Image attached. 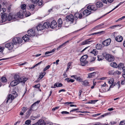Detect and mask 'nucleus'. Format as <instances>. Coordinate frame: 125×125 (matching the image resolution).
<instances>
[{"mask_svg":"<svg viewBox=\"0 0 125 125\" xmlns=\"http://www.w3.org/2000/svg\"><path fill=\"white\" fill-rule=\"evenodd\" d=\"M96 5L97 8L102 7L103 6V4L101 2L98 1L96 3Z\"/></svg>","mask_w":125,"mask_h":125,"instance_id":"obj_22","label":"nucleus"},{"mask_svg":"<svg viewBox=\"0 0 125 125\" xmlns=\"http://www.w3.org/2000/svg\"><path fill=\"white\" fill-rule=\"evenodd\" d=\"M76 112L77 113L80 112L81 113H89V112L87 111H76Z\"/></svg>","mask_w":125,"mask_h":125,"instance_id":"obj_58","label":"nucleus"},{"mask_svg":"<svg viewBox=\"0 0 125 125\" xmlns=\"http://www.w3.org/2000/svg\"><path fill=\"white\" fill-rule=\"evenodd\" d=\"M29 36L27 34H26L24 36L22 37V39L25 41L29 40Z\"/></svg>","mask_w":125,"mask_h":125,"instance_id":"obj_25","label":"nucleus"},{"mask_svg":"<svg viewBox=\"0 0 125 125\" xmlns=\"http://www.w3.org/2000/svg\"><path fill=\"white\" fill-rule=\"evenodd\" d=\"M87 9L91 10H96L97 9V8L96 5H90L87 7Z\"/></svg>","mask_w":125,"mask_h":125,"instance_id":"obj_11","label":"nucleus"},{"mask_svg":"<svg viewBox=\"0 0 125 125\" xmlns=\"http://www.w3.org/2000/svg\"><path fill=\"white\" fill-rule=\"evenodd\" d=\"M91 53H92L94 55H96L98 53V52L97 51L96 49H93L92 51L90 52Z\"/></svg>","mask_w":125,"mask_h":125,"instance_id":"obj_33","label":"nucleus"},{"mask_svg":"<svg viewBox=\"0 0 125 125\" xmlns=\"http://www.w3.org/2000/svg\"><path fill=\"white\" fill-rule=\"evenodd\" d=\"M31 121L30 120H26L25 122V124H26L29 125H31L30 124Z\"/></svg>","mask_w":125,"mask_h":125,"instance_id":"obj_52","label":"nucleus"},{"mask_svg":"<svg viewBox=\"0 0 125 125\" xmlns=\"http://www.w3.org/2000/svg\"><path fill=\"white\" fill-rule=\"evenodd\" d=\"M105 58L107 60L110 62L113 61L115 59L113 55L109 54H106L105 56Z\"/></svg>","mask_w":125,"mask_h":125,"instance_id":"obj_5","label":"nucleus"},{"mask_svg":"<svg viewBox=\"0 0 125 125\" xmlns=\"http://www.w3.org/2000/svg\"><path fill=\"white\" fill-rule=\"evenodd\" d=\"M55 86L56 87H61L62 86V84L61 83H59L58 85V83H56L55 84Z\"/></svg>","mask_w":125,"mask_h":125,"instance_id":"obj_40","label":"nucleus"},{"mask_svg":"<svg viewBox=\"0 0 125 125\" xmlns=\"http://www.w3.org/2000/svg\"><path fill=\"white\" fill-rule=\"evenodd\" d=\"M19 76L18 75H15L14 76V80L12 81L10 83V85L12 86H14L17 85L21 81V79H19Z\"/></svg>","mask_w":125,"mask_h":125,"instance_id":"obj_1","label":"nucleus"},{"mask_svg":"<svg viewBox=\"0 0 125 125\" xmlns=\"http://www.w3.org/2000/svg\"><path fill=\"white\" fill-rule=\"evenodd\" d=\"M98 100H91L89 101V102L87 103L88 104H94Z\"/></svg>","mask_w":125,"mask_h":125,"instance_id":"obj_37","label":"nucleus"},{"mask_svg":"<svg viewBox=\"0 0 125 125\" xmlns=\"http://www.w3.org/2000/svg\"><path fill=\"white\" fill-rule=\"evenodd\" d=\"M5 46L9 50H11L13 47V45L12 43L10 42L6 44H5Z\"/></svg>","mask_w":125,"mask_h":125,"instance_id":"obj_13","label":"nucleus"},{"mask_svg":"<svg viewBox=\"0 0 125 125\" xmlns=\"http://www.w3.org/2000/svg\"><path fill=\"white\" fill-rule=\"evenodd\" d=\"M114 82V80L113 78L109 79L108 81V83L110 84H112Z\"/></svg>","mask_w":125,"mask_h":125,"instance_id":"obj_47","label":"nucleus"},{"mask_svg":"<svg viewBox=\"0 0 125 125\" xmlns=\"http://www.w3.org/2000/svg\"><path fill=\"white\" fill-rule=\"evenodd\" d=\"M27 7L29 9H31L32 10H33L34 9V6L33 5H29Z\"/></svg>","mask_w":125,"mask_h":125,"instance_id":"obj_27","label":"nucleus"},{"mask_svg":"<svg viewBox=\"0 0 125 125\" xmlns=\"http://www.w3.org/2000/svg\"><path fill=\"white\" fill-rule=\"evenodd\" d=\"M21 7L22 9L24 10L26 8V5L25 4H23L21 5Z\"/></svg>","mask_w":125,"mask_h":125,"instance_id":"obj_42","label":"nucleus"},{"mask_svg":"<svg viewBox=\"0 0 125 125\" xmlns=\"http://www.w3.org/2000/svg\"><path fill=\"white\" fill-rule=\"evenodd\" d=\"M50 65H48L44 69L43 71H46L50 67Z\"/></svg>","mask_w":125,"mask_h":125,"instance_id":"obj_51","label":"nucleus"},{"mask_svg":"<svg viewBox=\"0 0 125 125\" xmlns=\"http://www.w3.org/2000/svg\"><path fill=\"white\" fill-rule=\"evenodd\" d=\"M96 48L97 49H100L102 48V45L100 44H98L96 45Z\"/></svg>","mask_w":125,"mask_h":125,"instance_id":"obj_35","label":"nucleus"},{"mask_svg":"<svg viewBox=\"0 0 125 125\" xmlns=\"http://www.w3.org/2000/svg\"><path fill=\"white\" fill-rule=\"evenodd\" d=\"M75 79L80 82H82V79L79 77H77L76 76V77H75Z\"/></svg>","mask_w":125,"mask_h":125,"instance_id":"obj_48","label":"nucleus"},{"mask_svg":"<svg viewBox=\"0 0 125 125\" xmlns=\"http://www.w3.org/2000/svg\"><path fill=\"white\" fill-rule=\"evenodd\" d=\"M116 25H114L113 26H111L109 28L110 29H114V28H115L116 27Z\"/></svg>","mask_w":125,"mask_h":125,"instance_id":"obj_62","label":"nucleus"},{"mask_svg":"<svg viewBox=\"0 0 125 125\" xmlns=\"http://www.w3.org/2000/svg\"><path fill=\"white\" fill-rule=\"evenodd\" d=\"M56 50V49L54 48L51 51H47L45 53V54L46 55L48 54H50L51 53H52L54 52Z\"/></svg>","mask_w":125,"mask_h":125,"instance_id":"obj_38","label":"nucleus"},{"mask_svg":"<svg viewBox=\"0 0 125 125\" xmlns=\"http://www.w3.org/2000/svg\"><path fill=\"white\" fill-rule=\"evenodd\" d=\"M103 32V31H101L100 32H97V35H101V34L102 33V32Z\"/></svg>","mask_w":125,"mask_h":125,"instance_id":"obj_60","label":"nucleus"},{"mask_svg":"<svg viewBox=\"0 0 125 125\" xmlns=\"http://www.w3.org/2000/svg\"><path fill=\"white\" fill-rule=\"evenodd\" d=\"M64 45V44L62 43V44L60 45L58 47L57 49V50H59L60 49V48H62V46Z\"/></svg>","mask_w":125,"mask_h":125,"instance_id":"obj_55","label":"nucleus"},{"mask_svg":"<svg viewBox=\"0 0 125 125\" xmlns=\"http://www.w3.org/2000/svg\"><path fill=\"white\" fill-rule=\"evenodd\" d=\"M78 109H79L78 108H77V109H73L71 110V111H70V112H74V111H77V110H78Z\"/></svg>","mask_w":125,"mask_h":125,"instance_id":"obj_63","label":"nucleus"},{"mask_svg":"<svg viewBox=\"0 0 125 125\" xmlns=\"http://www.w3.org/2000/svg\"><path fill=\"white\" fill-rule=\"evenodd\" d=\"M93 125H102V124L99 122H97L95 123V124Z\"/></svg>","mask_w":125,"mask_h":125,"instance_id":"obj_61","label":"nucleus"},{"mask_svg":"<svg viewBox=\"0 0 125 125\" xmlns=\"http://www.w3.org/2000/svg\"><path fill=\"white\" fill-rule=\"evenodd\" d=\"M64 26L66 27H68L69 25V21H68L67 20H65L64 21Z\"/></svg>","mask_w":125,"mask_h":125,"instance_id":"obj_30","label":"nucleus"},{"mask_svg":"<svg viewBox=\"0 0 125 125\" xmlns=\"http://www.w3.org/2000/svg\"><path fill=\"white\" fill-rule=\"evenodd\" d=\"M69 113L66 111H63L61 112L62 114H68Z\"/></svg>","mask_w":125,"mask_h":125,"instance_id":"obj_64","label":"nucleus"},{"mask_svg":"<svg viewBox=\"0 0 125 125\" xmlns=\"http://www.w3.org/2000/svg\"><path fill=\"white\" fill-rule=\"evenodd\" d=\"M25 12L23 10H20V11L17 13V15H15V16H17V18L18 17L22 18Z\"/></svg>","mask_w":125,"mask_h":125,"instance_id":"obj_10","label":"nucleus"},{"mask_svg":"<svg viewBox=\"0 0 125 125\" xmlns=\"http://www.w3.org/2000/svg\"><path fill=\"white\" fill-rule=\"evenodd\" d=\"M68 20L70 21L73 22L74 21L73 16L72 14H70L69 15L67 16L66 17Z\"/></svg>","mask_w":125,"mask_h":125,"instance_id":"obj_18","label":"nucleus"},{"mask_svg":"<svg viewBox=\"0 0 125 125\" xmlns=\"http://www.w3.org/2000/svg\"><path fill=\"white\" fill-rule=\"evenodd\" d=\"M96 74V73L95 72L89 73L88 74V76L87 78H92Z\"/></svg>","mask_w":125,"mask_h":125,"instance_id":"obj_23","label":"nucleus"},{"mask_svg":"<svg viewBox=\"0 0 125 125\" xmlns=\"http://www.w3.org/2000/svg\"><path fill=\"white\" fill-rule=\"evenodd\" d=\"M40 86V84L39 83L35 85L34 86V87H35V88H39Z\"/></svg>","mask_w":125,"mask_h":125,"instance_id":"obj_54","label":"nucleus"},{"mask_svg":"<svg viewBox=\"0 0 125 125\" xmlns=\"http://www.w3.org/2000/svg\"><path fill=\"white\" fill-rule=\"evenodd\" d=\"M123 2H121L120 3L118 4V5H117L113 9H112V10H111V11H110L109 12H108V13H107L105 15H105L107 14H108L109 13H110L112 11H113V10H115V9H116V8H117L119 6H120V5H121V4H123Z\"/></svg>","mask_w":125,"mask_h":125,"instance_id":"obj_28","label":"nucleus"},{"mask_svg":"<svg viewBox=\"0 0 125 125\" xmlns=\"http://www.w3.org/2000/svg\"><path fill=\"white\" fill-rule=\"evenodd\" d=\"M28 109L26 107H24L22 108V111L23 113H24Z\"/></svg>","mask_w":125,"mask_h":125,"instance_id":"obj_44","label":"nucleus"},{"mask_svg":"<svg viewBox=\"0 0 125 125\" xmlns=\"http://www.w3.org/2000/svg\"><path fill=\"white\" fill-rule=\"evenodd\" d=\"M35 103L32 104L30 108L28 109L25 115L26 117H28L30 115L32 112L33 111L36 110V109L35 108Z\"/></svg>","mask_w":125,"mask_h":125,"instance_id":"obj_3","label":"nucleus"},{"mask_svg":"<svg viewBox=\"0 0 125 125\" xmlns=\"http://www.w3.org/2000/svg\"><path fill=\"white\" fill-rule=\"evenodd\" d=\"M46 123L44 120H40L36 123L33 124L32 125H45Z\"/></svg>","mask_w":125,"mask_h":125,"instance_id":"obj_14","label":"nucleus"},{"mask_svg":"<svg viewBox=\"0 0 125 125\" xmlns=\"http://www.w3.org/2000/svg\"><path fill=\"white\" fill-rule=\"evenodd\" d=\"M58 27H61L62 26V21L61 18H59L58 21Z\"/></svg>","mask_w":125,"mask_h":125,"instance_id":"obj_29","label":"nucleus"},{"mask_svg":"<svg viewBox=\"0 0 125 125\" xmlns=\"http://www.w3.org/2000/svg\"><path fill=\"white\" fill-rule=\"evenodd\" d=\"M32 2L34 3H38L39 5H41L43 3L42 0H31Z\"/></svg>","mask_w":125,"mask_h":125,"instance_id":"obj_19","label":"nucleus"},{"mask_svg":"<svg viewBox=\"0 0 125 125\" xmlns=\"http://www.w3.org/2000/svg\"><path fill=\"white\" fill-rule=\"evenodd\" d=\"M72 63V62H69L67 64L68 67L67 68V69L66 70V71H68L69 69L70 68V66H71V64Z\"/></svg>","mask_w":125,"mask_h":125,"instance_id":"obj_45","label":"nucleus"},{"mask_svg":"<svg viewBox=\"0 0 125 125\" xmlns=\"http://www.w3.org/2000/svg\"><path fill=\"white\" fill-rule=\"evenodd\" d=\"M0 81L2 83H5L7 81V79L5 77H2L0 79Z\"/></svg>","mask_w":125,"mask_h":125,"instance_id":"obj_34","label":"nucleus"},{"mask_svg":"<svg viewBox=\"0 0 125 125\" xmlns=\"http://www.w3.org/2000/svg\"><path fill=\"white\" fill-rule=\"evenodd\" d=\"M25 16L26 17H28L30 15L31 13L29 11L24 12Z\"/></svg>","mask_w":125,"mask_h":125,"instance_id":"obj_46","label":"nucleus"},{"mask_svg":"<svg viewBox=\"0 0 125 125\" xmlns=\"http://www.w3.org/2000/svg\"><path fill=\"white\" fill-rule=\"evenodd\" d=\"M109 114V113H105V114L101 116H100L99 117H98V119H99L100 118H102V117H104L105 116H106L107 115H108Z\"/></svg>","mask_w":125,"mask_h":125,"instance_id":"obj_41","label":"nucleus"},{"mask_svg":"<svg viewBox=\"0 0 125 125\" xmlns=\"http://www.w3.org/2000/svg\"><path fill=\"white\" fill-rule=\"evenodd\" d=\"M89 82L87 80H85L82 82V84L85 86H88L89 84Z\"/></svg>","mask_w":125,"mask_h":125,"instance_id":"obj_31","label":"nucleus"},{"mask_svg":"<svg viewBox=\"0 0 125 125\" xmlns=\"http://www.w3.org/2000/svg\"><path fill=\"white\" fill-rule=\"evenodd\" d=\"M110 65L114 68H117L118 67V65H117L116 63L115 62H112L111 63Z\"/></svg>","mask_w":125,"mask_h":125,"instance_id":"obj_26","label":"nucleus"},{"mask_svg":"<svg viewBox=\"0 0 125 125\" xmlns=\"http://www.w3.org/2000/svg\"><path fill=\"white\" fill-rule=\"evenodd\" d=\"M112 84L110 86V87L109 89H108V90H107L108 91H109L110 90V88H112L114 86H115V84Z\"/></svg>","mask_w":125,"mask_h":125,"instance_id":"obj_56","label":"nucleus"},{"mask_svg":"<svg viewBox=\"0 0 125 125\" xmlns=\"http://www.w3.org/2000/svg\"><path fill=\"white\" fill-rule=\"evenodd\" d=\"M7 14L6 13H4L1 16L2 20L1 21V22H4L7 20Z\"/></svg>","mask_w":125,"mask_h":125,"instance_id":"obj_12","label":"nucleus"},{"mask_svg":"<svg viewBox=\"0 0 125 125\" xmlns=\"http://www.w3.org/2000/svg\"><path fill=\"white\" fill-rule=\"evenodd\" d=\"M124 64L122 63H120L119 64V65H118V67L120 68H122V67L124 66Z\"/></svg>","mask_w":125,"mask_h":125,"instance_id":"obj_50","label":"nucleus"},{"mask_svg":"<svg viewBox=\"0 0 125 125\" xmlns=\"http://www.w3.org/2000/svg\"><path fill=\"white\" fill-rule=\"evenodd\" d=\"M59 107V106L56 107L54 108H53L52 109V111H55L56 109H58Z\"/></svg>","mask_w":125,"mask_h":125,"instance_id":"obj_59","label":"nucleus"},{"mask_svg":"<svg viewBox=\"0 0 125 125\" xmlns=\"http://www.w3.org/2000/svg\"><path fill=\"white\" fill-rule=\"evenodd\" d=\"M123 39V37L121 36H117L115 38V40L116 41L119 42H121L122 41Z\"/></svg>","mask_w":125,"mask_h":125,"instance_id":"obj_20","label":"nucleus"},{"mask_svg":"<svg viewBox=\"0 0 125 125\" xmlns=\"http://www.w3.org/2000/svg\"><path fill=\"white\" fill-rule=\"evenodd\" d=\"M12 41L14 44H16L17 43H21L22 40L19 37H16L13 39Z\"/></svg>","mask_w":125,"mask_h":125,"instance_id":"obj_6","label":"nucleus"},{"mask_svg":"<svg viewBox=\"0 0 125 125\" xmlns=\"http://www.w3.org/2000/svg\"><path fill=\"white\" fill-rule=\"evenodd\" d=\"M87 57V55L85 54L81 58L80 61L81 65L82 66H85L88 62L86 61Z\"/></svg>","mask_w":125,"mask_h":125,"instance_id":"obj_4","label":"nucleus"},{"mask_svg":"<svg viewBox=\"0 0 125 125\" xmlns=\"http://www.w3.org/2000/svg\"><path fill=\"white\" fill-rule=\"evenodd\" d=\"M36 28L38 31H41L44 29L43 26L41 24H40L37 26Z\"/></svg>","mask_w":125,"mask_h":125,"instance_id":"obj_21","label":"nucleus"},{"mask_svg":"<svg viewBox=\"0 0 125 125\" xmlns=\"http://www.w3.org/2000/svg\"><path fill=\"white\" fill-rule=\"evenodd\" d=\"M125 124V121H123L120 122L119 125H123Z\"/></svg>","mask_w":125,"mask_h":125,"instance_id":"obj_53","label":"nucleus"},{"mask_svg":"<svg viewBox=\"0 0 125 125\" xmlns=\"http://www.w3.org/2000/svg\"><path fill=\"white\" fill-rule=\"evenodd\" d=\"M79 13H76L75 14L74 17V18L75 17L76 18H79Z\"/></svg>","mask_w":125,"mask_h":125,"instance_id":"obj_57","label":"nucleus"},{"mask_svg":"<svg viewBox=\"0 0 125 125\" xmlns=\"http://www.w3.org/2000/svg\"><path fill=\"white\" fill-rule=\"evenodd\" d=\"M43 26L44 27L48 28L50 27V24L49 22H45L43 24Z\"/></svg>","mask_w":125,"mask_h":125,"instance_id":"obj_24","label":"nucleus"},{"mask_svg":"<svg viewBox=\"0 0 125 125\" xmlns=\"http://www.w3.org/2000/svg\"><path fill=\"white\" fill-rule=\"evenodd\" d=\"M42 62V61H41L40 62L38 63H37V64H36L35 65L33 66L31 68H34L35 67H37L38 65L40 64Z\"/></svg>","mask_w":125,"mask_h":125,"instance_id":"obj_49","label":"nucleus"},{"mask_svg":"<svg viewBox=\"0 0 125 125\" xmlns=\"http://www.w3.org/2000/svg\"><path fill=\"white\" fill-rule=\"evenodd\" d=\"M65 80L67 81L68 83H69L70 82L73 83L74 81V80L72 79H69V78H67L65 79Z\"/></svg>","mask_w":125,"mask_h":125,"instance_id":"obj_36","label":"nucleus"},{"mask_svg":"<svg viewBox=\"0 0 125 125\" xmlns=\"http://www.w3.org/2000/svg\"><path fill=\"white\" fill-rule=\"evenodd\" d=\"M91 13V11L88 9L85 10L83 12V16H84V17H86L89 15Z\"/></svg>","mask_w":125,"mask_h":125,"instance_id":"obj_16","label":"nucleus"},{"mask_svg":"<svg viewBox=\"0 0 125 125\" xmlns=\"http://www.w3.org/2000/svg\"><path fill=\"white\" fill-rule=\"evenodd\" d=\"M17 16H15V15H13L11 16L10 14H9L8 17L7 16V20L8 21H10L11 20H14L17 19Z\"/></svg>","mask_w":125,"mask_h":125,"instance_id":"obj_8","label":"nucleus"},{"mask_svg":"<svg viewBox=\"0 0 125 125\" xmlns=\"http://www.w3.org/2000/svg\"><path fill=\"white\" fill-rule=\"evenodd\" d=\"M104 23H102L100 24L97 25V26H96L95 27L94 29H99L100 28V27L103 25H104Z\"/></svg>","mask_w":125,"mask_h":125,"instance_id":"obj_39","label":"nucleus"},{"mask_svg":"<svg viewBox=\"0 0 125 125\" xmlns=\"http://www.w3.org/2000/svg\"><path fill=\"white\" fill-rule=\"evenodd\" d=\"M91 39L89 38L86 40L81 43V45H84L93 43L94 41L93 40H90Z\"/></svg>","mask_w":125,"mask_h":125,"instance_id":"obj_7","label":"nucleus"},{"mask_svg":"<svg viewBox=\"0 0 125 125\" xmlns=\"http://www.w3.org/2000/svg\"><path fill=\"white\" fill-rule=\"evenodd\" d=\"M57 23L55 20H54L51 22L50 25V27L52 28H54L57 26Z\"/></svg>","mask_w":125,"mask_h":125,"instance_id":"obj_17","label":"nucleus"},{"mask_svg":"<svg viewBox=\"0 0 125 125\" xmlns=\"http://www.w3.org/2000/svg\"><path fill=\"white\" fill-rule=\"evenodd\" d=\"M97 58H98L97 60L99 61H100L102 60L103 59H104L103 57L101 56H100V55H98Z\"/></svg>","mask_w":125,"mask_h":125,"instance_id":"obj_43","label":"nucleus"},{"mask_svg":"<svg viewBox=\"0 0 125 125\" xmlns=\"http://www.w3.org/2000/svg\"><path fill=\"white\" fill-rule=\"evenodd\" d=\"M111 41V39L108 38L104 40L102 44L104 46H107L110 44Z\"/></svg>","mask_w":125,"mask_h":125,"instance_id":"obj_9","label":"nucleus"},{"mask_svg":"<svg viewBox=\"0 0 125 125\" xmlns=\"http://www.w3.org/2000/svg\"><path fill=\"white\" fill-rule=\"evenodd\" d=\"M19 79H21V81L20 82V83L22 82L24 83L27 80V79L26 78H23V77H21L20 78H19Z\"/></svg>","mask_w":125,"mask_h":125,"instance_id":"obj_32","label":"nucleus"},{"mask_svg":"<svg viewBox=\"0 0 125 125\" xmlns=\"http://www.w3.org/2000/svg\"><path fill=\"white\" fill-rule=\"evenodd\" d=\"M28 32L29 36L30 37H33L35 35V33L34 30H30L28 31Z\"/></svg>","mask_w":125,"mask_h":125,"instance_id":"obj_15","label":"nucleus"},{"mask_svg":"<svg viewBox=\"0 0 125 125\" xmlns=\"http://www.w3.org/2000/svg\"><path fill=\"white\" fill-rule=\"evenodd\" d=\"M17 96L18 94L16 92H14L12 95L10 94H9L6 100V103H7L8 102L9 103L11 102L12 100L16 97Z\"/></svg>","mask_w":125,"mask_h":125,"instance_id":"obj_2","label":"nucleus"}]
</instances>
